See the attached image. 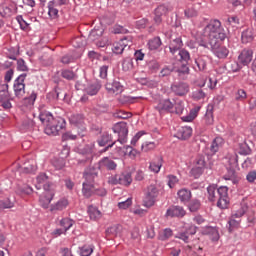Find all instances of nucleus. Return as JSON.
<instances>
[{
    "label": "nucleus",
    "mask_w": 256,
    "mask_h": 256,
    "mask_svg": "<svg viewBox=\"0 0 256 256\" xmlns=\"http://www.w3.org/2000/svg\"><path fill=\"white\" fill-rule=\"evenodd\" d=\"M131 211L134 215H138L139 217L147 215V210L141 208V206H134Z\"/></svg>",
    "instance_id": "052dcab7"
},
{
    "label": "nucleus",
    "mask_w": 256,
    "mask_h": 256,
    "mask_svg": "<svg viewBox=\"0 0 256 256\" xmlns=\"http://www.w3.org/2000/svg\"><path fill=\"white\" fill-rule=\"evenodd\" d=\"M203 169L202 167L195 166L194 168L191 169L190 173L195 179H199L201 175H203Z\"/></svg>",
    "instance_id": "5fc2aeb1"
},
{
    "label": "nucleus",
    "mask_w": 256,
    "mask_h": 256,
    "mask_svg": "<svg viewBox=\"0 0 256 256\" xmlns=\"http://www.w3.org/2000/svg\"><path fill=\"white\" fill-rule=\"evenodd\" d=\"M51 201H53V193L40 194L39 203L43 207V209H49V205H51Z\"/></svg>",
    "instance_id": "f3484780"
},
{
    "label": "nucleus",
    "mask_w": 256,
    "mask_h": 256,
    "mask_svg": "<svg viewBox=\"0 0 256 256\" xmlns=\"http://www.w3.org/2000/svg\"><path fill=\"white\" fill-rule=\"evenodd\" d=\"M15 202V196H9L4 200H0V211H3V209H13Z\"/></svg>",
    "instance_id": "4be33fe9"
},
{
    "label": "nucleus",
    "mask_w": 256,
    "mask_h": 256,
    "mask_svg": "<svg viewBox=\"0 0 256 256\" xmlns=\"http://www.w3.org/2000/svg\"><path fill=\"white\" fill-rule=\"evenodd\" d=\"M125 47H131V42H127V38L121 39L119 42H115L112 47L113 53L121 55L125 51Z\"/></svg>",
    "instance_id": "f8f14e48"
},
{
    "label": "nucleus",
    "mask_w": 256,
    "mask_h": 256,
    "mask_svg": "<svg viewBox=\"0 0 256 256\" xmlns=\"http://www.w3.org/2000/svg\"><path fill=\"white\" fill-rule=\"evenodd\" d=\"M88 215L90 219H94V220L101 219V211H99L97 207L90 206L88 208Z\"/></svg>",
    "instance_id": "4c0bfd02"
},
{
    "label": "nucleus",
    "mask_w": 256,
    "mask_h": 256,
    "mask_svg": "<svg viewBox=\"0 0 256 256\" xmlns=\"http://www.w3.org/2000/svg\"><path fill=\"white\" fill-rule=\"evenodd\" d=\"M175 110L174 112L176 113V115H183V113L185 112V106L183 105L182 101H178L174 104Z\"/></svg>",
    "instance_id": "864d4df0"
},
{
    "label": "nucleus",
    "mask_w": 256,
    "mask_h": 256,
    "mask_svg": "<svg viewBox=\"0 0 256 256\" xmlns=\"http://www.w3.org/2000/svg\"><path fill=\"white\" fill-rule=\"evenodd\" d=\"M39 119L43 125H47L48 123H51L55 118L53 117V114L47 111H42L39 114Z\"/></svg>",
    "instance_id": "7c9ffc66"
},
{
    "label": "nucleus",
    "mask_w": 256,
    "mask_h": 256,
    "mask_svg": "<svg viewBox=\"0 0 256 256\" xmlns=\"http://www.w3.org/2000/svg\"><path fill=\"white\" fill-rule=\"evenodd\" d=\"M93 253V246L91 245H84L81 248H79V254L81 256H89Z\"/></svg>",
    "instance_id": "de8ad7c7"
},
{
    "label": "nucleus",
    "mask_w": 256,
    "mask_h": 256,
    "mask_svg": "<svg viewBox=\"0 0 256 256\" xmlns=\"http://www.w3.org/2000/svg\"><path fill=\"white\" fill-rule=\"evenodd\" d=\"M177 137L179 139H181L182 141H185L187 139H189V137H191V135H193V129H191V127H182L177 131Z\"/></svg>",
    "instance_id": "aec40b11"
},
{
    "label": "nucleus",
    "mask_w": 256,
    "mask_h": 256,
    "mask_svg": "<svg viewBox=\"0 0 256 256\" xmlns=\"http://www.w3.org/2000/svg\"><path fill=\"white\" fill-rule=\"evenodd\" d=\"M204 37H207L209 45H216L219 41H225L227 34H225L221 21L211 20L203 30Z\"/></svg>",
    "instance_id": "f257e3e1"
},
{
    "label": "nucleus",
    "mask_w": 256,
    "mask_h": 256,
    "mask_svg": "<svg viewBox=\"0 0 256 256\" xmlns=\"http://www.w3.org/2000/svg\"><path fill=\"white\" fill-rule=\"evenodd\" d=\"M171 91L178 97H184V95L189 93V84L185 82H174L171 85Z\"/></svg>",
    "instance_id": "0eeeda50"
},
{
    "label": "nucleus",
    "mask_w": 256,
    "mask_h": 256,
    "mask_svg": "<svg viewBox=\"0 0 256 256\" xmlns=\"http://www.w3.org/2000/svg\"><path fill=\"white\" fill-rule=\"evenodd\" d=\"M101 167H106L108 171H115L117 169V163L108 157H104L102 160L99 161V165Z\"/></svg>",
    "instance_id": "6ab92c4d"
},
{
    "label": "nucleus",
    "mask_w": 256,
    "mask_h": 256,
    "mask_svg": "<svg viewBox=\"0 0 256 256\" xmlns=\"http://www.w3.org/2000/svg\"><path fill=\"white\" fill-rule=\"evenodd\" d=\"M114 133L118 134V141L122 145L127 143V135H129V127H127L126 122H120L114 125L113 127Z\"/></svg>",
    "instance_id": "20e7f679"
},
{
    "label": "nucleus",
    "mask_w": 256,
    "mask_h": 256,
    "mask_svg": "<svg viewBox=\"0 0 256 256\" xmlns=\"http://www.w3.org/2000/svg\"><path fill=\"white\" fill-rule=\"evenodd\" d=\"M173 107H175V102H172L170 99H165L158 103L156 109L162 115V113H173Z\"/></svg>",
    "instance_id": "6e6552de"
},
{
    "label": "nucleus",
    "mask_w": 256,
    "mask_h": 256,
    "mask_svg": "<svg viewBox=\"0 0 256 256\" xmlns=\"http://www.w3.org/2000/svg\"><path fill=\"white\" fill-rule=\"evenodd\" d=\"M147 67L149 71H152V73H155V71L159 70V62L156 60H152L147 63Z\"/></svg>",
    "instance_id": "69168bd1"
},
{
    "label": "nucleus",
    "mask_w": 256,
    "mask_h": 256,
    "mask_svg": "<svg viewBox=\"0 0 256 256\" xmlns=\"http://www.w3.org/2000/svg\"><path fill=\"white\" fill-rule=\"evenodd\" d=\"M67 93L61 91L59 88H55V90L52 92V96L54 99H65Z\"/></svg>",
    "instance_id": "e2e57ef3"
},
{
    "label": "nucleus",
    "mask_w": 256,
    "mask_h": 256,
    "mask_svg": "<svg viewBox=\"0 0 256 256\" xmlns=\"http://www.w3.org/2000/svg\"><path fill=\"white\" fill-rule=\"evenodd\" d=\"M16 20L19 23L22 31H27V29H29V23L23 19V16H17Z\"/></svg>",
    "instance_id": "0e129e2a"
},
{
    "label": "nucleus",
    "mask_w": 256,
    "mask_h": 256,
    "mask_svg": "<svg viewBox=\"0 0 256 256\" xmlns=\"http://www.w3.org/2000/svg\"><path fill=\"white\" fill-rule=\"evenodd\" d=\"M101 89V84L99 82H95L93 84H90L87 88H86V93L88 95H97V93H99V90Z\"/></svg>",
    "instance_id": "473e14b6"
},
{
    "label": "nucleus",
    "mask_w": 256,
    "mask_h": 256,
    "mask_svg": "<svg viewBox=\"0 0 256 256\" xmlns=\"http://www.w3.org/2000/svg\"><path fill=\"white\" fill-rule=\"evenodd\" d=\"M24 173H35L37 171V165L35 163H24Z\"/></svg>",
    "instance_id": "8fccbe9b"
},
{
    "label": "nucleus",
    "mask_w": 256,
    "mask_h": 256,
    "mask_svg": "<svg viewBox=\"0 0 256 256\" xmlns=\"http://www.w3.org/2000/svg\"><path fill=\"white\" fill-rule=\"evenodd\" d=\"M27 78V73L20 74L14 81L13 89L15 97L21 99L25 95V79Z\"/></svg>",
    "instance_id": "39448f33"
},
{
    "label": "nucleus",
    "mask_w": 256,
    "mask_h": 256,
    "mask_svg": "<svg viewBox=\"0 0 256 256\" xmlns=\"http://www.w3.org/2000/svg\"><path fill=\"white\" fill-rule=\"evenodd\" d=\"M35 126V122L32 119L25 118L22 121V129L27 130V129H33Z\"/></svg>",
    "instance_id": "4d7b16f0"
},
{
    "label": "nucleus",
    "mask_w": 256,
    "mask_h": 256,
    "mask_svg": "<svg viewBox=\"0 0 256 256\" xmlns=\"http://www.w3.org/2000/svg\"><path fill=\"white\" fill-rule=\"evenodd\" d=\"M148 47H149L150 51H155L158 48H160L161 47V38L155 37V38L149 40Z\"/></svg>",
    "instance_id": "58836bf2"
},
{
    "label": "nucleus",
    "mask_w": 256,
    "mask_h": 256,
    "mask_svg": "<svg viewBox=\"0 0 256 256\" xmlns=\"http://www.w3.org/2000/svg\"><path fill=\"white\" fill-rule=\"evenodd\" d=\"M52 165L53 167H55V169L59 171L63 169V167H65V160H63V158H60V159L54 158L52 160Z\"/></svg>",
    "instance_id": "3c124183"
},
{
    "label": "nucleus",
    "mask_w": 256,
    "mask_h": 256,
    "mask_svg": "<svg viewBox=\"0 0 256 256\" xmlns=\"http://www.w3.org/2000/svg\"><path fill=\"white\" fill-rule=\"evenodd\" d=\"M161 167H163V157L157 156L150 163L149 169L153 171V173H159L161 171Z\"/></svg>",
    "instance_id": "412c9836"
},
{
    "label": "nucleus",
    "mask_w": 256,
    "mask_h": 256,
    "mask_svg": "<svg viewBox=\"0 0 256 256\" xmlns=\"http://www.w3.org/2000/svg\"><path fill=\"white\" fill-rule=\"evenodd\" d=\"M186 214H187V212L181 206H171L166 211V217H171V218H173V217H183Z\"/></svg>",
    "instance_id": "ddd939ff"
},
{
    "label": "nucleus",
    "mask_w": 256,
    "mask_h": 256,
    "mask_svg": "<svg viewBox=\"0 0 256 256\" xmlns=\"http://www.w3.org/2000/svg\"><path fill=\"white\" fill-rule=\"evenodd\" d=\"M223 41H218L216 42L215 45L213 44H209L214 55H216V57H218V59H227V57L229 56V49H227V47L225 46H221V43Z\"/></svg>",
    "instance_id": "423d86ee"
},
{
    "label": "nucleus",
    "mask_w": 256,
    "mask_h": 256,
    "mask_svg": "<svg viewBox=\"0 0 256 256\" xmlns=\"http://www.w3.org/2000/svg\"><path fill=\"white\" fill-rule=\"evenodd\" d=\"M57 1L52 0L48 3V15L51 17V19H57L59 16V10L55 7H57Z\"/></svg>",
    "instance_id": "bb28decb"
},
{
    "label": "nucleus",
    "mask_w": 256,
    "mask_h": 256,
    "mask_svg": "<svg viewBox=\"0 0 256 256\" xmlns=\"http://www.w3.org/2000/svg\"><path fill=\"white\" fill-rule=\"evenodd\" d=\"M69 205V200L67 198H61L54 205L50 207V211H63Z\"/></svg>",
    "instance_id": "cd10ccee"
},
{
    "label": "nucleus",
    "mask_w": 256,
    "mask_h": 256,
    "mask_svg": "<svg viewBox=\"0 0 256 256\" xmlns=\"http://www.w3.org/2000/svg\"><path fill=\"white\" fill-rule=\"evenodd\" d=\"M178 55L180 57V61L182 63L188 64L189 61H191V54H189V51L182 49L178 51Z\"/></svg>",
    "instance_id": "a19ab883"
},
{
    "label": "nucleus",
    "mask_w": 256,
    "mask_h": 256,
    "mask_svg": "<svg viewBox=\"0 0 256 256\" xmlns=\"http://www.w3.org/2000/svg\"><path fill=\"white\" fill-rule=\"evenodd\" d=\"M65 119L61 117L54 118L50 123L45 125L44 133L46 135H59V131L65 129Z\"/></svg>",
    "instance_id": "7ed1b4c3"
},
{
    "label": "nucleus",
    "mask_w": 256,
    "mask_h": 256,
    "mask_svg": "<svg viewBox=\"0 0 256 256\" xmlns=\"http://www.w3.org/2000/svg\"><path fill=\"white\" fill-rule=\"evenodd\" d=\"M247 99V92L243 89H238L235 92V101H245Z\"/></svg>",
    "instance_id": "09e8293b"
},
{
    "label": "nucleus",
    "mask_w": 256,
    "mask_h": 256,
    "mask_svg": "<svg viewBox=\"0 0 256 256\" xmlns=\"http://www.w3.org/2000/svg\"><path fill=\"white\" fill-rule=\"evenodd\" d=\"M207 61H209V58L207 56H200L196 58V66H194L195 71H207Z\"/></svg>",
    "instance_id": "a211bd4d"
},
{
    "label": "nucleus",
    "mask_w": 256,
    "mask_h": 256,
    "mask_svg": "<svg viewBox=\"0 0 256 256\" xmlns=\"http://www.w3.org/2000/svg\"><path fill=\"white\" fill-rule=\"evenodd\" d=\"M213 109H214V107L212 104H209L207 106L206 114L204 117L206 125H213V123L215 121L213 118Z\"/></svg>",
    "instance_id": "c756f323"
},
{
    "label": "nucleus",
    "mask_w": 256,
    "mask_h": 256,
    "mask_svg": "<svg viewBox=\"0 0 256 256\" xmlns=\"http://www.w3.org/2000/svg\"><path fill=\"white\" fill-rule=\"evenodd\" d=\"M48 179H49V177L45 173H41L40 175H38L36 178V181L38 183L36 185V188L39 189L41 187V185H43V183H45V181H47Z\"/></svg>",
    "instance_id": "680f3d73"
},
{
    "label": "nucleus",
    "mask_w": 256,
    "mask_h": 256,
    "mask_svg": "<svg viewBox=\"0 0 256 256\" xmlns=\"http://www.w3.org/2000/svg\"><path fill=\"white\" fill-rule=\"evenodd\" d=\"M94 150H95V142H91L79 148L80 155H84L86 157V159L82 161H91L93 159Z\"/></svg>",
    "instance_id": "9d476101"
},
{
    "label": "nucleus",
    "mask_w": 256,
    "mask_h": 256,
    "mask_svg": "<svg viewBox=\"0 0 256 256\" xmlns=\"http://www.w3.org/2000/svg\"><path fill=\"white\" fill-rule=\"evenodd\" d=\"M175 71V67L173 66H165L161 71H160V76L161 77H169L171 73Z\"/></svg>",
    "instance_id": "6e6d98bb"
},
{
    "label": "nucleus",
    "mask_w": 256,
    "mask_h": 256,
    "mask_svg": "<svg viewBox=\"0 0 256 256\" xmlns=\"http://www.w3.org/2000/svg\"><path fill=\"white\" fill-rule=\"evenodd\" d=\"M69 122L71 125H75V127H83V123H85V117L82 114H72L69 117Z\"/></svg>",
    "instance_id": "b1692460"
},
{
    "label": "nucleus",
    "mask_w": 256,
    "mask_h": 256,
    "mask_svg": "<svg viewBox=\"0 0 256 256\" xmlns=\"http://www.w3.org/2000/svg\"><path fill=\"white\" fill-rule=\"evenodd\" d=\"M106 90L112 95H119L123 93V85L120 82L113 81L112 83L106 84Z\"/></svg>",
    "instance_id": "2eb2a0df"
},
{
    "label": "nucleus",
    "mask_w": 256,
    "mask_h": 256,
    "mask_svg": "<svg viewBox=\"0 0 256 256\" xmlns=\"http://www.w3.org/2000/svg\"><path fill=\"white\" fill-rule=\"evenodd\" d=\"M209 235L212 241H219V231L216 228H211Z\"/></svg>",
    "instance_id": "774afa93"
},
{
    "label": "nucleus",
    "mask_w": 256,
    "mask_h": 256,
    "mask_svg": "<svg viewBox=\"0 0 256 256\" xmlns=\"http://www.w3.org/2000/svg\"><path fill=\"white\" fill-rule=\"evenodd\" d=\"M110 141H113V137H111L109 133L104 132L97 140V143L100 147H105V145H107V143H109Z\"/></svg>",
    "instance_id": "72a5a7b5"
},
{
    "label": "nucleus",
    "mask_w": 256,
    "mask_h": 256,
    "mask_svg": "<svg viewBox=\"0 0 256 256\" xmlns=\"http://www.w3.org/2000/svg\"><path fill=\"white\" fill-rule=\"evenodd\" d=\"M122 69L123 71L133 70V59L129 57L125 58L122 62Z\"/></svg>",
    "instance_id": "49530a36"
},
{
    "label": "nucleus",
    "mask_w": 256,
    "mask_h": 256,
    "mask_svg": "<svg viewBox=\"0 0 256 256\" xmlns=\"http://www.w3.org/2000/svg\"><path fill=\"white\" fill-rule=\"evenodd\" d=\"M221 138H215L210 146L211 153H217L219 151V145H221Z\"/></svg>",
    "instance_id": "603ef678"
},
{
    "label": "nucleus",
    "mask_w": 256,
    "mask_h": 256,
    "mask_svg": "<svg viewBox=\"0 0 256 256\" xmlns=\"http://www.w3.org/2000/svg\"><path fill=\"white\" fill-rule=\"evenodd\" d=\"M181 47H183V40H181V37L173 38V36H171V42L169 45L170 53L175 55V53L181 51Z\"/></svg>",
    "instance_id": "dca6fc26"
},
{
    "label": "nucleus",
    "mask_w": 256,
    "mask_h": 256,
    "mask_svg": "<svg viewBox=\"0 0 256 256\" xmlns=\"http://www.w3.org/2000/svg\"><path fill=\"white\" fill-rule=\"evenodd\" d=\"M170 237H173V230H171V228H166L160 231L158 235L159 241H167Z\"/></svg>",
    "instance_id": "f704fd0d"
},
{
    "label": "nucleus",
    "mask_w": 256,
    "mask_h": 256,
    "mask_svg": "<svg viewBox=\"0 0 256 256\" xmlns=\"http://www.w3.org/2000/svg\"><path fill=\"white\" fill-rule=\"evenodd\" d=\"M61 77L63 79H67V81H73V79H77V74L69 69H64L61 71Z\"/></svg>",
    "instance_id": "ea45409f"
},
{
    "label": "nucleus",
    "mask_w": 256,
    "mask_h": 256,
    "mask_svg": "<svg viewBox=\"0 0 256 256\" xmlns=\"http://www.w3.org/2000/svg\"><path fill=\"white\" fill-rule=\"evenodd\" d=\"M195 117H197V112L196 110H191L189 115L187 116H182L181 119L182 121H184L185 123H191V121H193L195 119Z\"/></svg>",
    "instance_id": "13d9d810"
},
{
    "label": "nucleus",
    "mask_w": 256,
    "mask_h": 256,
    "mask_svg": "<svg viewBox=\"0 0 256 256\" xmlns=\"http://www.w3.org/2000/svg\"><path fill=\"white\" fill-rule=\"evenodd\" d=\"M106 237L114 239V237H121V226H112L106 230Z\"/></svg>",
    "instance_id": "c85d7f7f"
},
{
    "label": "nucleus",
    "mask_w": 256,
    "mask_h": 256,
    "mask_svg": "<svg viewBox=\"0 0 256 256\" xmlns=\"http://www.w3.org/2000/svg\"><path fill=\"white\" fill-rule=\"evenodd\" d=\"M205 97H207V93H205V90H203L202 88H196L192 92V99L194 101H201L205 99Z\"/></svg>",
    "instance_id": "2f4dec72"
},
{
    "label": "nucleus",
    "mask_w": 256,
    "mask_h": 256,
    "mask_svg": "<svg viewBox=\"0 0 256 256\" xmlns=\"http://www.w3.org/2000/svg\"><path fill=\"white\" fill-rule=\"evenodd\" d=\"M119 181L120 185H124V187H129V185L133 183V177L131 175V172H123L121 175H119Z\"/></svg>",
    "instance_id": "a878e982"
},
{
    "label": "nucleus",
    "mask_w": 256,
    "mask_h": 256,
    "mask_svg": "<svg viewBox=\"0 0 256 256\" xmlns=\"http://www.w3.org/2000/svg\"><path fill=\"white\" fill-rule=\"evenodd\" d=\"M37 100V93L32 92L30 96L23 99V105L26 107H33L35 105V101Z\"/></svg>",
    "instance_id": "c9c22d12"
},
{
    "label": "nucleus",
    "mask_w": 256,
    "mask_h": 256,
    "mask_svg": "<svg viewBox=\"0 0 256 256\" xmlns=\"http://www.w3.org/2000/svg\"><path fill=\"white\" fill-rule=\"evenodd\" d=\"M168 11H169V9H167V7L165 5H160L155 9L154 15L163 17V15H167Z\"/></svg>",
    "instance_id": "bf43d9fd"
},
{
    "label": "nucleus",
    "mask_w": 256,
    "mask_h": 256,
    "mask_svg": "<svg viewBox=\"0 0 256 256\" xmlns=\"http://www.w3.org/2000/svg\"><path fill=\"white\" fill-rule=\"evenodd\" d=\"M100 166H89L83 172L85 182H83V193H94V181L99 177Z\"/></svg>",
    "instance_id": "f03ea898"
},
{
    "label": "nucleus",
    "mask_w": 256,
    "mask_h": 256,
    "mask_svg": "<svg viewBox=\"0 0 256 256\" xmlns=\"http://www.w3.org/2000/svg\"><path fill=\"white\" fill-rule=\"evenodd\" d=\"M228 231L229 233H233V231H236V229H239L241 227V218L233 217V214L231 215L229 221H228Z\"/></svg>",
    "instance_id": "393cba45"
},
{
    "label": "nucleus",
    "mask_w": 256,
    "mask_h": 256,
    "mask_svg": "<svg viewBox=\"0 0 256 256\" xmlns=\"http://www.w3.org/2000/svg\"><path fill=\"white\" fill-rule=\"evenodd\" d=\"M131 205H133V200L131 198H128L127 200L118 203L119 209H129Z\"/></svg>",
    "instance_id": "338daca9"
},
{
    "label": "nucleus",
    "mask_w": 256,
    "mask_h": 256,
    "mask_svg": "<svg viewBox=\"0 0 256 256\" xmlns=\"http://www.w3.org/2000/svg\"><path fill=\"white\" fill-rule=\"evenodd\" d=\"M224 179L226 181H232V183L235 185L237 183H239V176H237V172L235 171L234 168L229 167L227 168V173L224 176Z\"/></svg>",
    "instance_id": "5701e85b"
},
{
    "label": "nucleus",
    "mask_w": 256,
    "mask_h": 256,
    "mask_svg": "<svg viewBox=\"0 0 256 256\" xmlns=\"http://www.w3.org/2000/svg\"><path fill=\"white\" fill-rule=\"evenodd\" d=\"M238 153L240 155H249L251 153V148L247 145V142H242L239 144Z\"/></svg>",
    "instance_id": "c03bdc74"
},
{
    "label": "nucleus",
    "mask_w": 256,
    "mask_h": 256,
    "mask_svg": "<svg viewBox=\"0 0 256 256\" xmlns=\"http://www.w3.org/2000/svg\"><path fill=\"white\" fill-rule=\"evenodd\" d=\"M230 203L231 198L229 197V194L218 193L217 207H219V209H229Z\"/></svg>",
    "instance_id": "4468645a"
},
{
    "label": "nucleus",
    "mask_w": 256,
    "mask_h": 256,
    "mask_svg": "<svg viewBox=\"0 0 256 256\" xmlns=\"http://www.w3.org/2000/svg\"><path fill=\"white\" fill-rule=\"evenodd\" d=\"M249 209V206H247V202L245 200L242 201L240 204H234L232 207V215L233 217H236L237 219H241L245 213H247V210Z\"/></svg>",
    "instance_id": "1a4fd4ad"
},
{
    "label": "nucleus",
    "mask_w": 256,
    "mask_h": 256,
    "mask_svg": "<svg viewBox=\"0 0 256 256\" xmlns=\"http://www.w3.org/2000/svg\"><path fill=\"white\" fill-rule=\"evenodd\" d=\"M144 207H153L155 205V195L148 193L143 200Z\"/></svg>",
    "instance_id": "e433bc0d"
},
{
    "label": "nucleus",
    "mask_w": 256,
    "mask_h": 256,
    "mask_svg": "<svg viewBox=\"0 0 256 256\" xmlns=\"http://www.w3.org/2000/svg\"><path fill=\"white\" fill-rule=\"evenodd\" d=\"M242 43H251L253 41V32L249 29L242 32Z\"/></svg>",
    "instance_id": "79ce46f5"
},
{
    "label": "nucleus",
    "mask_w": 256,
    "mask_h": 256,
    "mask_svg": "<svg viewBox=\"0 0 256 256\" xmlns=\"http://www.w3.org/2000/svg\"><path fill=\"white\" fill-rule=\"evenodd\" d=\"M60 227H62V229L67 233V231H69V228L73 227V220L69 218H63L60 221Z\"/></svg>",
    "instance_id": "a18cd8bd"
},
{
    "label": "nucleus",
    "mask_w": 256,
    "mask_h": 256,
    "mask_svg": "<svg viewBox=\"0 0 256 256\" xmlns=\"http://www.w3.org/2000/svg\"><path fill=\"white\" fill-rule=\"evenodd\" d=\"M9 97V84L5 83L1 85L0 101H5Z\"/></svg>",
    "instance_id": "37998d69"
},
{
    "label": "nucleus",
    "mask_w": 256,
    "mask_h": 256,
    "mask_svg": "<svg viewBox=\"0 0 256 256\" xmlns=\"http://www.w3.org/2000/svg\"><path fill=\"white\" fill-rule=\"evenodd\" d=\"M238 61L244 65L247 66L251 61H253V50L251 49H244L238 56Z\"/></svg>",
    "instance_id": "9b49d317"
}]
</instances>
